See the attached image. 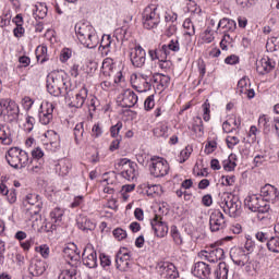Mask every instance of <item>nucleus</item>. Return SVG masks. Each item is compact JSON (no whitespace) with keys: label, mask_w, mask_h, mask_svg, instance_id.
Listing matches in <instances>:
<instances>
[{"label":"nucleus","mask_w":279,"mask_h":279,"mask_svg":"<svg viewBox=\"0 0 279 279\" xmlns=\"http://www.w3.org/2000/svg\"><path fill=\"white\" fill-rule=\"evenodd\" d=\"M158 8L150 4L144 9L143 12V25L145 29H154L160 23V14L157 12Z\"/></svg>","instance_id":"8"},{"label":"nucleus","mask_w":279,"mask_h":279,"mask_svg":"<svg viewBox=\"0 0 279 279\" xmlns=\"http://www.w3.org/2000/svg\"><path fill=\"white\" fill-rule=\"evenodd\" d=\"M260 197H264V202H278L279 192L278 189L271 184H266L260 189Z\"/></svg>","instance_id":"21"},{"label":"nucleus","mask_w":279,"mask_h":279,"mask_svg":"<svg viewBox=\"0 0 279 279\" xmlns=\"http://www.w3.org/2000/svg\"><path fill=\"white\" fill-rule=\"evenodd\" d=\"M154 84V81H142V85H133V88H135L137 93H147V90H151Z\"/></svg>","instance_id":"44"},{"label":"nucleus","mask_w":279,"mask_h":279,"mask_svg":"<svg viewBox=\"0 0 279 279\" xmlns=\"http://www.w3.org/2000/svg\"><path fill=\"white\" fill-rule=\"evenodd\" d=\"M255 236L260 243H269L271 239V233H269V231H259L256 233Z\"/></svg>","instance_id":"51"},{"label":"nucleus","mask_w":279,"mask_h":279,"mask_svg":"<svg viewBox=\"0 0 279 279\" xmlns=\"http://www.w3.org/2000/svg\"><path fill=\"white\" fill-rule=\"evenodd\" d=\"M50 217L54 221V223H58V221H62V217H64V209H62L60 207H56L50 213Z\"/></svg>","instance_id":"47"},{"label":"nucleus","mask_w":279,"mask_h":279,"mask_svg":"<svg viewBox=\"0 0 279 279\" xmlns=\"http://www.w3.org/2000/svg\"><path fill=\"white\" fill-rule=\"evenodd\" d=\"M88 101V88L82 87L71 102L73 108H82Z\"/></svg>","instance_id":"24"},{"label":"nucleus","mask_w":279,"mask_h":279,"mask_svg":"<svg viewBox=\"0 0 279 279\" xmlns=\"http://www.w3.org/2000/svg\"><path fill=\"white\" fill-rule=\"evenodd\" d=\"M217 149V142L216 141H208L205 145V154L209 155L213 154Z\"/></svg>","instance_id":"59"},{"label":"nucleus","mask_w":279,"mask_h":279,"mask_svg":"<svg viewBox=\"0 0 279 279\" xmlns=\"http://www.w3.org/2000/svg\"><path fill=\"white\" fill-rule=\"evenodd\" d=\"M258 128L263 130L264 134H269L274 128V119L267 114H262L258 118Z\"/></svg>","instance_id":"25"},{"label":"nucleus","mask_w":279,"mask_h":279,"mask_svg":"<svg viewBox=\"0 0 279 279\" xmlns=\"http://www.w3.org/2000/svg\"><path fill=\"white\" fill-rule=\"evenodd\" d=\"M47 12H49V9L47 8V3L39 2L35 5L34 16L36 19H45V16H47Z\"/></svg>","instance_id":"35"},{"label":"nucleus","mask_w":279,"mask_h":279,"mask_svg":"<svg viewBox=\"0 0 279 279\" xmlns=\"http://www.w3.org/2000/svg\"><path fill=\"white\" fill-rule=\"evenodd\" d=\"M116 267L119 271H128L130 269V253H118L116 256Z\"/></svg>","instance_id":"23"},{"label":"nucleus","mask_w":279,"mask_h":279,"mask_svg":"<svg viewBox=\"0 0 279 279\" xmlns=\"http://www.w3.org/2000/svg\"><path fill=\"white\" fill-rule=\"evenodd\" d=\"M241 206L242 203L236 196L227 194L223 197L221 208H223V213H228L229 216L234 218L241 215Z\"/></svg>","instance_id":"7"},{"label":"nucleus","mask_w":279,"mask_h":279,"mask_svg":"<svg viewBox=\"0 0 279 279\" xmlns=\"http://www.w3.org/2000/svg\"><path fill=\"white\" fill-rule=\"evenodd\" d=\"M157 269L163 278L175 279L180 276V272H178V268L173 263L160 262Z\"/></svg>","instance_id":"14"},{"label":"nucleus","mask_w":279,"mask_h":279,"mask_svg":"<svg viewBox=\"0 0 279 279\" xmlns=\"http://www.w3.org/2000/svg\"><path fill=\"white\" fill-rule=\"evenodd\" d=\"M225 29V32H234L236 29V22L228 17H223L219 21L217 29Z\"/></svg>","instance_id":"30"},{"label":"nucleus","mask_w":279,"mask_h":279,"mask_svg":"<svg viewBox=\"0 0 279 279\" xmlns=\"http://www.w3.org/2000/svg\"><path fill=\"white\" fill-rule=\"evenodd\" d=\"M56 171L59 175L64 177L69 175V171H71V161L70 160H62L56 166Z\"/></svg>","instance_id":"33"},{"label":"nucleus","mask_w":279,"mask_h":279,"mask_svg":"<svg viewBox=\"0 0 279 279\" xmlns=\"http://www.w3.org/2000/svg\"><path fill=\"white\" fill-rule=\"evenodd\" d=\"M202 40L206 45H210V43L215 40V33L213 29H210V27H207L206 31L202 34Z\"/></svg>","instance_id":"46"},{"label":"nucleus","mask_w":279,"mask_h":279,"mask_svg":"<svg viewBox=\"0 0 279 279\" xmlns=\"http://www.w3.org/2000/svg\"><path fill=\"white\" fill-rule=\"evenodd\" d=\"M276 69V61L269 57L262 58L256 64V71L259 75H267Z\"/></svg>","instance_id":"19"},{"label":"nucleus","mask_w":279,"mask_h":279,"mask_svg":"<svg viewBox=\"0 0 279 279\" xmlns=\"http://www.w3.org/2000/svg\"><path fill=\"white\" fill-rule=\"evenodd\" d=\"M56 107L51 102H45L41 105V111L39 112V123L41 125H49L53 121V110Z\"/></svg>","instance_id":"18"},{"label":"nucleus","mask_w":279,"mask_h":279,"mask_svg":"<svg viewBox=\"0 0 279 279\" xmlns=\"http://www.w3.org/2000/svg\"><path fill=\"white\" fill-rule=\"evenodd\" d=\"M154 106H156V101L154 100V95H150L144 101V108L145 110H151Z\"/></svg>","instance_id":"61"},{"label":"nucleus","mask_w":279,"mask_h":279,"mask_svg":"<svg viewBox=\"0 0 279 279\" xmlns=\"http://www.w3.org/2000/svg\"><path fill=\"white\" fill-rule=\"evenodd\" d=\"M265 162H267V155H256L253 159L255 167H262Z\"/></svg>","instance_id":"58"},{"label":"nucleus","mask_w":279,"mask_h":279,"mask_svg":"<svg viewBox=\"0 0 279 279\" xmlns=\"http://www.w3.org/2000/svg\"><path fill=\"white\" fill-rule=\"evenodd\" d=\"M192 132L197 134V136H204V122L202 121V118L195 119V122L192 126Z\"/></svg>","instance_id":"43"},{"label":"nucleus","mask_w":279,"mask_h":279,"mask_svg":"<svg viewBox=\"0 0 279 279\" xmlns=\"http://www.w3.org/2000/svg\"><path fill=\"white\" fill-rule=\"evenodd\" d=\"M149 171L154 178H165L169 174V162L162 157H151Z\"/></svg>","instance_id":"5"},{"label":"nucleus","mask_w":279,"mask_h":279,"mask_svg":"<svg viewBox=\"0 0 279 279\" xmlns=\"http://www.w3.org/2000/svg\"><path fill=\"white\" fill-rule=\"evenodd\" d=\"M183 27L185 29L184 34L185 36H195V25H193V22L191 19H186L183 22Z\"/></svg>","instance_id":"45"},{"label":"nucleus","mask_w":279,"mask_h":279,"mask_svg":"<svg viewBox=\"0 0 279 279\" xmlns=\"http://www.w3.org/2000/svg\"><path fill=\"white\" fill-rule=\"evenodd\" d=\"M230 256L231 260H233L234 265H238V267H245V265L250 264V253H246L243 247L234 248Z\"/></svg>","instance_id":"16"},{"label":"nucleus","mask_w":279,"mask_h":279,"mask_svg":"<svg viewBox=\"0 0 279 279\" xmlns=\"http://www.w3.org/2000/svg\"><path fill=\"white\" fill-rule=\"evenodd\" d=\"M47 90L50 95H52V97H61L60 94H54L56 90H59V87L56 86V81L54 80H50V78L48 80Z\"/></svg>","instance_id":"52"},{"label":"nucleus","mask_w":279,"mask_h":279,"mask_svg":"<svg viewBox=\"0 0 279 279\" xmlns=\"http://www.w3.org/2000/svg\"><path fill=\"white\" fill-rule=\"evenodd\" d=\"M244 204L247 206L248 210H252V213H259L260 215L269 213V204L263 199V196H258L256 194L247 196Z\"/></svg>","instance_id":"6"},{"label":"nucleus","mask_w":279,"mask_h":279,"mask_svg":"<svg viewBox=\"0 0 279 279\" xmlns=\"http://www.w3.org/2000/svg\"><path fill=\"white\" fill-rule=\"evenodd\" d=\"M121 130H123V122L119 121L116 125H112L110 128V135L112 138H119L122 137L120 135Z\"/></svg>","instance_id":"49"},{"label":"nucleus","mask_w":279,"mask_h":279,"mask_svg":"<svg viewBox=\"0 0 279 279\" xmlns=\"http://www.w3.org/2000/svg\"><path fill=\"white\" fill-rule=\"evenodd\" d=\"M74 138L76 145H81L84 141V122H80L74 128Z\"/></svg>","instance_id":"36"},{"label":"nucleus","mask_w":279,"mask_h":279,"mask_svg":"<svg viewBox=\"0 0 279 279\" xmlns=\"http://www.w3.org/2000/svg\"><path fill=\"white\" fill-rule=\"evenodd\" d=\"M228 226L226 221V216L219 209L211 213L209 217V228L211 232H219Z\"/></svg>","instance_id":"12"},{"label":"nucleus","mask_w":279,"mask_h":279,"mask_svg":"<svg viewBox=\"0 0 279 279\" xmlns=\"http://www.w3.org/2000/svg\"><path fill=\"white\" fill-rule=\"evenodd\" d=\"M153 82L156 84V86H160L161 88H167L169 86V83L171 82V78L167 75L156 73L153 75Z\"/></svg>","instance_id":"32"},{"label":"nucleus","mask_w":279,"mask_h":279,"mask_svg":"<svg viewBox=\"0 0 279 279\" xmlns=\"http://www.w3.org/2000/svg\"><path fill=\"white\" fill-rule=\"evenodd\" d=\"M108 47H112V37L110 35H104L100 41L99 50Z\"/></svg>","instance_id":"55"},{"label":"nucleus","mask_w":279,"mask_h":279,"mask_svg":"<svg viewBox=\"0 0 279 279\" xmlns=\"http://www.w3.org/2000/svg\"><path fill=\"white\" fill-rule=\"evenodd\" d=\"M118 102L121 108H134L138 104V96L134 90L126 89L118 97Z\"/></svg>","instance_id":"13"},{"label":"nucleus","mask_w":279,"mask_h":279,"mask_svg":"<svg viewBox=\"0 0 279 279\" xmlns=\"http://www.w3.org/2000/svg\"><path fill=\"white\" fill-rule=\"evenodd\" d=\"M150 226L159 239L167 236L169 232V227L162 221V218L155 215L154 219L150 220Z\"/></svg>","instance_id":"17"},{"label":"nucleus","mask_w":279,"mask_h":279,"mask_svg":"<svg viewBox=\"0 0 279 279\" xmlns=\"http://www.w3.org/2000/svg\"><path fill=\"white\" fill-rule=\"evenodd\" d=\"M235 158H236L235 155H230L228 159L222 161V167L225 171H234L236 167V162H234L233 160H235Z\"/></svg>","instance_id":"41"},{"label":"nucleus","mask_w":279,"mask_h":279,"mask_svg":"<svg viewBox=\"0 0 279 279\" xmlns=\"http://www.w3.org/2000/svg\"><path fill=\"white\" fill-rule=\"evenodd\" d=\"M80 254L81 252L75 244H70L63 250V256L70 267H80L82 265V262H80L82 256Z\"/></svg>","instance_id":"10"},{"label":"nucleus","mask_w":279,"mask_h":279,"mask_svg":"<svg viewBox=\"0 0 279 279\" xmlns=\"http://www.w3.org/2000/svg\"><path fill=\"white\" fill-rule=\"evenodd\" d=\"M226 143H227V147L229 149H234V147H236V145H239V143H241V141L236 136H230L229 135L226 138Z\"/></svg>","instance_id":"54"},{"label":"nucleus","mask_w":279,"mask_h":279,"mask_svg":"<svg viewBox=\"0 0 279 279\" xmlns=\"http://www.w3.org/2000/svg\"><path fill=\"white\" fill-rule=\"evenodd\" d=\"M101 69L104 75H110L114 69V59H112V57H107L104 59Z\"/></svg>","instance_id":"37"},{"label":"nucleus","mask_w":279,"mask_h":279,"mask_svg":"<svg viewBox=\"0 0 279 279\" xmlns=\"http://www.w3.org/2000/svg\"><path fill=\"white\" fill-rule=\"evenodd\" d=\"M100 265L101 267L106 268V267H110V265H112V260L110 259V256L101 253L100 254Z\"/></svg>","instance_id":"60"},{"label":"nucleus","mask_w":279,"mask_h":279,"mask_svg":"<svg viewBox=\"0 0 279 279\" xmlns=\"http://www.w3.org/2000/svg\"><path fill=\"white\" fill-rule=\"evenodd\" d=\"M71 268H66L61 270L59 275V279H77V268L74 266H70Z\"/></svg>","instance_id":"34"},{"label":"nucleus","mask_w":279,"mask_h":279,"mask_svg":"<svg viewBox=\"0 0 279 279\" xmlns=\"http://www.w3.org/2000/svg\"><path fill=\"white\" fill-rule=\"evenodd\" d=\"M113 236L119 241H123V239H128V231L121 228H117L113 230Z\"/></svg>","instance_id":"56"},{"label":"nucleus","mask_w":279,"mask_h":279,"mask_svg":"<svg viewBox=\"0 0 279 279\" xmlns=\"http://www.w3.org/2000/svg\"><path fill=\"white\" fill-rule=\"evenodd\" d=\"M267 247L269 252H275L276 254L279 253V236L278 235H270V240L267 242Z\"/></svg>","instance_id":"40"},{"label":"nucleus","mask_w":279,"mask_h":279,"mask_svg":"<svg viewBox=\"0 0 279 279\" xmlns=\"http://www.w3.org/2000/svg\"><path fill=\"white\" fill-rule=\"evenodd\" d=\"M236 3L240 8H252L256 3V0H236Z\"/></svg>","instance_id":"63"},{"label":"nucleus","mask_w":279,"mask_h":279,"mask_svg":"<svg viewBox=\"0 0 279 279\" xmlns=\"http://www.w3.org/2000/svg\"><path fill=\"white\" fill-rule=\"evenodd\" d=\"M171 51H180V41L178 39H172L168 45L159 46L158 48L148 50V56L154 62L158 60H167V57L171 54Z\"/></svg>","instance_id":"3"},{"label":"nucleus","mask_w":279,"mask_h":279,"mask_svg":"<svg viewBox=\"0 0 279 279\" xmlns=\"http://www.w3.org/2000/svg\"><path fill=\"white\" fill-rule=\"evenodd\" d=\"M210 265L204 263V262H198L194 265V268L192 269V274L196 276V278H202V279H208L210 277Z\"/></svg>","instance_id":"22"},{"label":"nucleus","mask_w":279,"mask_h":279,"mask_svg":"<svg viewBox=\"0 0 279 279\" xmlns=\"http://www.w3.org/2000/svg\"><path fill=\"white\" fill-rule=\"evenodd\" d=\"M229 272H230V266H228L226 262H220L214 271V276L216 279H228Z\"/></svg>","instance_id":"28"},{"label":"nucleus","mask_w":279,"mask_h":279,"mask_svg":"<svg viewBox=\"0 0 279 279\" xmlns=\"http://www.w3.org/2000/svg\"><path fill=\"white\" fill-rule=\"evenodd\" d=\"M191 154H193V147L186 146L183 150H181L179 156V162L182 165L186 162L187 158H191Z\"/></svg>","instance_id":"48"},{"label":"nucleus","mask_w":279,"mask_h":279,"mask_svg":"<svg viewBox=\"0 0 279 279\" xmlns=\"http://www.w3.org/2000/svg\"><path fill=\"white\" fill-rule=\"evenodd\" d=\"M136 163H130V166L128 168H124L121 172L122 178H124V180H128L129 182H132V180H134V178H136L137 172H136Z\"/></svg>","instance_id":"31"},{"label":"nucleus","mask_w":279,"mask_h":279,"mask_svg":"<svg viewBox=\"0 0 279 279\" xmlns=\"http://www.w3.org/2000/svg\"><path fill=\"white\" fill-rule=\"evenodd\" d=\"M153 132L154 136H157V138H167V136H169V126L166 124H159Z\"/></svg>","instance_id":"39"},{"label":"nucleus","mask_w":279,"mask_h":279,"mask_svg":"<svg viewBox=\"0 0 279 279\" xmlns=\"http://www.w3.org/2000/svg\"><path fill=\"white\" fill-rule=\"evenodd\" d=\"M3 114H7L9 121H19V105L14 101L2 100Z\"/></svg>","instance_id":"20"},{"label":"nucleus","mask_w":279,"mask_h":279,"mask_svg":"<svg viewBox=\"0 0 279 279\" xmlns=\"http://www.w3.org/2000/svg\"><path fill=\"white\" fill-rule=\"evenodd\" d=\"M170 234H171L175 245H182V243H184V240H182V234H180V231L178 230L177 226H171Z\"/></svg>","instance_id":"42"},{"label":"nucleus","mask_w":279,"mask_h":279,"mask_svg":"<svg viewBox=\"0 0 279 279\" xmlns=\"http://www.w3.org/2000/svg\"><path fill=\"white\" fill-rule=\"evenodd\" d=\"M53 230H56V225H53L52 222H45L41 226L43 232H53Z\"/></svg>","instance_id":"64"},{"label":"nucleus","mask_w":279,"mask_h":279,"mask_svg":"<svg viewBox=\"0 0 279 279\" xmlns=\"http://www.w3.org/2000/svg\"><path fill=\"white\" fill-rule=\"evenodd\" d=\"M138 81L140 82H154V73H151V70H148L146 72H141L138 74Z\"/></svg>","instance_id":"53"},{"label":"nucleus","mask_w":279,"mask_h":279,"mask_svg":"<svg viewBox=\"0 0 279 279\" xmlns=\"http://www.w3.org/2000/svg\"><path fill=\"white\" fill-rule=\"evenodd\" d=\"M198 256L203 260H207L208 263H219V260H221L223 256H226V252L221 247L211 245L205 251H201Z\"/></svg>","instance_id":"9"},{"label":"nucleus","mask_w":279,"mask_h":279,"mask_svg":"<svg viewBox=\"0 0 279 279\" xmlns=\"http://www.w3.org/2000/svg\"><path fill=\"white\" fill-rule=\"evenodd\" d=\"M171 66H173L171 60L163 59L159 61V69H161L162 71H169Z\"/></svg>","instance_id":"62"},{"label":"nucleus","mask_w":279,"mask_h":279,"mask_svg":"<svg viewBox=\"0 0 279 279\" xmlns=\"http://www.w3.org/2000/svg\"><path fill=\"white\" fill-rule=\"evenodd\" d=\"M0 141L2 145H12V131L10 126L0 124Z\"/></svg>","instance_id":"27"},{"label":"nucleus","mask_w":279,"mask_h":279,"mask_svg":"<svg viewBox=\"0 0 279 279\" xmlns=\"http://www.w3.org/2000/svg\"><path fill=\"white\" fill-rule=\"evenodd\" d=\"M130 60L135 69H143L147 60V52L143 49V47H141V45H137L131 49Z\"/></svg>","instance_id":"11"},{"label":"nucleus","mask_w":279,"mask_h":279,"mask_svg":"<svg viewBox=\"0 0 279 279\" xmlns=\"http://www.w3.org/2000/svg\"><path fill=\"white\" fill-rule=\"evenodd\" d=\"M7 161L13 169H23L29 162V155L19 147H13L8 150Z\"/></svg>","instance_id":"4"},{"label":"nucleus","mask_w":279,"mask_h":279,"mask_svg":"<svg viewBox=\"0 0 279 279\" xmlns=\"http://www.w3.org/2000/svg\"><path fill=\"white\" fill-rule=\"evenodd\" d=\"M26 202L31 206H35V207L31 208V213L33 215H38V213H40V208H43V203L38 202V195H36V194L27 195Z\"/></svg>","instance_id":"29"},{"label":"nucleus","mask_w":279,"mask_h":279,"mask_svg":"<svg viewBox=\"0 0 279 279\" xmlns=\"http://www.w3.org/2000/svg\"><path fill=\"white\" fill-rule=\"evenodd\" d=\"M36 58L40 64H45L49 60V54H47V46H39L36 49Z\"/></svg>","instance_id":"38"},{"label":"nucleus","mask_w":279,"mask_h":279,"mask_svg":"<svg viewBox=\"0 0 279 279\" xmlns=\"http://www.w3.org/2000/svg\"><path fill=\"white\" fill-rule=\"evenodd\" d=\"M74 29L77 40L83 45V47H86L87 49H95V47L99 45L97 32L88 22L76 23Z\"/></svg>","instance_id":"1"},{"label":"nucleus","mask_w":279,"mask_h":279,"mask_svg":"<svg viewBox=\"0 0 279 279\" xmlns=\"http://www.w3.org/2000/svg\"><path fill=\"white\" fill-rule=\"evenodd\" d=\"M203 119L204 121H210V102L208 100L203 104Z\"/></svg>","instance_id":"57"},{"label":"nucleus","mask_w":279,"mask_h":279,"mask_svg":"<svg viewBox=\"0 0 279 279\" xmlns=\"http://www.w3.org/2000/svg\"><path fill=\"white\" fill-rule=\"evenodd\" d=\"M76 221L77 228L83 232H93V230L96 228L95 222L87 217L80 216Z\"/></svg>","instance_id":"26"},{"label":"nucleus","mask_w":279,"mask_h":279,"mask_svg":"<svg viewBox=\"0 0 279 279\" xmlns=\"http://www.w3.org/2000/svg\"><path fill=\"white\" fill-rule=\"evenodd\" d=\"M50 80H53L54 86L59 87V89L53 92L54 94L60 95L65 99H69V97H71V95L69 94L73 89L71 88V81L69 80V76L66 75L65 71L61 70V71L52 72L50 74Z\"/></svg>","instance_id":"2"},{"label":"nucleus","mask_w":279,"mask_h":279,"mask_svg":"<svg viewBox=\"0 0 279 279\" xmlns=\"http://www.w3.org/2000/svg\"><path fill=\"white\" fill-rule=\"evenodd\" d=\"M82 258L85 267H88L89 269H95V267H97V251H95L93 245H87L84 248Z\"/></svg>","instance_id":"15"},{"label":"nucleus","mask_w":279,"mask_h":279,"mask_svg":"<svg viewBox=\"0 0 279 279\" xmlns=\"http://www.w3.org/2000/svg\"><path fill=\"white\" fill-rule=\"evenodd\" d=\"M247 88H250V78H247V76H244L238 82V92L240 93V95H243V93H245V89Z\"/></svg>","instance_id":"50"}]
</instances>
